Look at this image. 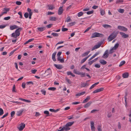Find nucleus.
<instances>
[{
	"label": "nucleus",
	"mask_w": 131,
	"mask_h": 131,
	"mask_svg": "<svg viewBox=\"0 0 131 131\" xmlns=\"http://www.w3.org/2000/svg\"><path fill=\"white\" fill-rule=\"evenodd\" d=\"M104 36V35L102 34L95 32L92 34L91 38H93L96 37H103Z\"/></svg>",
	"instance_id": "obj_1"
},
{
	"label": "nucleus",
	"mask_w": 131,
	"mask_h": 131,
	"mask_svg": "<svg viewBox=\"0 0 131 131\" xmlns=\"http://www.w3.org/2000/svg\"><path fill=\"white\" fill-rule=\"evenodd\" d=\"M74 123V121L70 122L67 123L65 126H64L65 127V128H67V131H68L70 129V128L69 127V126H72Z\"/></svg>",
	"instance_id": "obj_2"
},
{
	"label": "nucleus",
	"mask_w": 131,
	"mask_h": 131,
	"mask_svg": "<svg viewBox=\"0 0 131 131\" xmlns=\"http://www.w3.org/2000/svg\"><path fill=\"white\" fill-rule=\"evenodd\" d=\"M25 124L24 123H21L17 127V128L19 131H21L23 130L25 127Z\"/></svg>",
	"instance_id": "obj_3"
},
{
	"label": "nucleus",
	"mask_w": 131,
	"mask_h": 131,
	"mask_svg": "<svg viewBox=\"0 0 131 131\" xmlns=\"http://www.w3.org/2000/svg\"><path fill=\"white\" fill-rule=\"evenodd\" d=\"M109 54L108 50H107L105 52L102 57L104 59H106L108 57Z\"/></svg>",
	"instance_id": "obj_4"
},
{
	"label": "nucleus",
	"mask_w": 131,
	"mask_h": 131,
	"mask_svg": "<svg viewBox=\"0 0 131 131\" xmlns=\"http://www.w3.org/2000/svg\"><path fill=\"white\" fill-rule=\"evenodd\" d=\"M22 28H19L17 29L15 31V33L17 36H19L20 35V32L22 30Z\"/></svg>",
	"instance_id": "obj_5"
},
{
	"label": "nucleus",
	"mask_w": 131,
	"mask_h": 131,
	"mask_svg": "<svg viewBox=\"0 0 131 131\" xmlns=\"http://www.w3.org/2000/svg\"><path fill=\"white\" fill-rule=\"evenodd\" d=\"M102 44V43H98V44L97 45H95L92 48L91 50L92 51H93L96 49H97L99 48L100 47Z\"/></svg>",
	"instance_id": "obj_6"
},
{
	"label": "nucleus",
	"mask_w": 131,
	"mask_h": 131,
	"mask_svg": "<svg viewBox=\"0 0 131 131\" xmlns=\"http://www.w3.org/2000/svg\"><path fill=\"white\" fill-rule=\"evenodd\" d=\"M63 6H61L60 7L58 11V14L59 15H61L63 13Z\"/></svg>",
	"instance_id": "obj_7"
},
{
	"label": "nucleus",
	"mask_w": 131,
	"mask_h": 131,
	"mask_svg": "<svg viewBox=\"0 0 131 131\" xmlns=\"http://www.w3.org/2000/svg\"><path fill=\"white\" fill-rule=\"evenodd\" d=\"M104 88H101L99 89H97L95 90L93 92V93H96L100 92L101 91H103L104 90Z\"/></svg>",
	"instance_id": "obj_8"
},
{
	"label": "nucleus",
	"mask_w": 131,
	"mask_h": 131,
	"mask_svg": "<svg viewBox=\"0 0 131 131\" xmlns=\"http://www.w3.org/2000/svg\"><path fill=\"white\" fill-rule=\"evenodd\" d=\"M9 9L8 8H4L3 9V10L5 11L4 12H2L0 15V17H1L2 16L3 14H6L7 12H8L9 11Z\"/></svg>",
	"instance_id": "obj_9"
},
{
	"label": "nucleus",
	"mask_w": 131,
	"mask_h": 131,
	"mask_svg": "<svg viewBox=\"0 0 131 131\" xmlns=\"http://www.w3.org/2000/svg\"><path fill=\"white\" fill-rule=\"evenodd\" d=\"M119 33L120 35H122V37L124 38H127L129 37V36L128 35L126 34L124 32H120Z\"/></svg>",
	"instance_id": "obj_10"
},
{
	"label": "nucleus",
	"mask_w": 131,
	"mask_h": 131,
	"mask_svg": "<svg viewBox=\"0 0 131 131\" xmlns=\"http://www.w3.org/2000/svg\"><path fill=\"white\" fill-rule=\"evenodd\" d=\"M54 66L58 69H60L63 68V67L62 65L60 64H54Z\"/></svg>",
	"instance_id": "obj_11"
},
{
	"label": "nucleus",
	"mask_w": 131,
	"mask_h": 131,
	"mask_svg": "<svg viewBox=\"0 0 131 131\" xmlns=\"http://www.w3.org/2000/svg\"><path fill=\"white\" fill-rule=\"evenodd\" d=\"M122 77L123 78H126L128 77L129 76V73L128 72H125L122 74Z\"/></svg>",
	"instance_id": "obj_12"
},
{
	"label": "nucleus",
	"mask_w": 131,
	"mask_h": 131,
	"mask_svg": "<svg viewBox=\"0 0 131 131\" xmlns=\"http://www.w3.org/2000/svg\"><path fill=\"white\" fill-rule=\"evenodd\" d=\"M114 34V32H113L108 37V39H109L108 41H110L114 39V38L112 36Z\"/></svg>",
	"instance_id": "obj_13"
},
{
	"label": "nucleus",
	"mask_w": 131,
	"mask_h": 131,
	"mask_svg": "<svg viewBox=\"0 0 131 131\" xmlns=\"http://www.w3.org/2000/svg\"><path fill=\"white\" fill-rule=\"evenodd\" d=\"M92 102L90 101L86 103L84 106V107L85 108H87L91 104H92Z\"/></svg>",
	"instance_id": "obj_14"
},
{
	"label": "nucleus",
	"mask_w": 131,
	"mask_h": 131,
	"mask_svg": "<svg viewBox=\"0 0 131 131\" xmlns=\"http://www.w3.org/2000/svg\"><path fill=\"white\" fill-rule=\"evenodd\" d=\"M56 52H54L52 54V59L53 61H56V59L55 58V56L56 54Z\"/></svg>",
	"instance_id": "obj_15"
},
{
	"label": "nucleus",
	"mask_w": 131,
	"mask_h": 131,
	"mask_svg": "<svg viewBox=\"0 0 131 131\" xmlns=\"http://www.w3.org/2000/svg\"><path fill=\"white\" fill-rule=\"evenodd\" d=\"M57 19V18L56 17H50L49 18V20L50 21H55Z\"/></svg>",
	"instance_id": "obj_16"
},
{
	"label": "nucleus",
	"mask_w": 131,
	"mask_h": 131,
	"mask_svg": "<svg viewBox=\"0 0 131 131\" xmlns=\"http://www.w3.org/2000/svg\"><path fill=\"white\" fill-rule=\"evenodd\" d=\"M98 58V57H97V58L94 59L92 61H89L88 62L89 64L90 65H91L94 62L96 61L97 60Z\"/></svg>",
	"instance_id": "obj_17"
},
{
	"label": "nucleus",
	"mask_w": 131,
	"mask_h": 131,
	"mask_svg": "<svg viewBox=\"0 0 131 131\" xmlns=\"http://www.w3.org/2000/svg\"><path fill=\"white\" fill-rule=\"evenodd\" d=\"M46 29V28L45 27L37 28L38 30L40 31H43V30H45Z\"/></svg>",
	"instance_id": "obj_18"
},
{
	"label": "nucleus",
	"mask_w": 131,
	"mask_h": 131,
	"mask_svg": "<svg viewBox=\"0 0 131 131\" xmlns=\"http://www.w3.org/2000/svg\"><path fill=\"white\" fill-rule=\"evenodd\" d=\"M10 30H13L14 29L18 28V27L17 26L14 25L12 26H10Z\"/></svg>",
	"instance_id": "obj_19"
},
{
	"label": "nucleus",
	"mask_w": 131,
	"mask_h": 131,
	"mask_svg": "<svg viewBox=\"0 0 131 131\" xmlns=\"http://www.w3.org/2000/svg\"><path fill=\"white\" fill-rule=\"evenodd\" d=\"M90 99V96H88L87 97L83 100L82 103H85L87 102Z\"/></svg>",
	"instance_id": "obj_20"
},
{
	"label": "nucleus",
	"mask_w": 131,
	"mask_h": 131,
	"mask_svg": "<svg viewBox=\"0 0 131 131\" xmlns=\"http://www.w3.org/2000/svg\"><path fill=\"white\" fill-rule=\"evenodd\" d=\"M23 111V110H20L19 111H17V115L19 116L21 115H22V114Z\"/></svg>",
	"instance_id": "obj_21"
},
{
	"label": "nucleus",
	"mask_w": 131,
	"mask_h": 131,
	"mask_svg": "<svg viewBox=\"0 0 131 131\" xmlns=\"http://www.w3.org/2000/svg\"><path fill=\"white\" fill-rule=\"evenodd\" d=\"M102 64L105 65L107 63V62L104 60H100L99 61Z\"/></svg>",
	"instance_id": "obj_22"
},
{
	"label": "nucleus",
	"mask_w": 131,
	"mask_h": 131,
	"mask_svg": "<svg viewBox=\"0 0 131 131\" xmlns=\"http://www.w3.org/2000/svg\"><path fill=\"white\" fill-rule=\"evenodd\" d=\"M85 93V91L82 92L81 93H78L77 94H76L75 96H80L81 95H83Z\"/></svg>",
	"instance_id": "obj_23"
},
{
	"label": "nucleus",
	"mask_w": 131,
	"mask_h": 131,
	"mask_svg": "<svg viewBox=\"0 0 131 131\" xmlns=\"http://www.w3.org/2000/svg\"><path fill=\"white\" fill-rule=\"evenodd\" d=\"M102 26L105 28H111V26L110 25L107 24L103 25Z\"/></svg>",
	"instance_id": "obj_24"
},
{
	"label": "nucleus",
	"mask_w": 131,
	"mask_h": 131,
	"mask_svg": "<svg viewBox=\"0 0 131 131\" xmlns=\"http://www.w3.org/2000/svg\"><path fill=\"white\" fill-rule=\"evenodd\" d=\"M99 82H97L96 83H95L94 84H93L91 86L90 88L89 89L90 90H91L96 85H97V84H99Z\"/></svg>",
	"instance_id": "obj_25"
},
{
	"label": "nucleus",
	"mask_w": 131,
	"mask_h": 131,
	"mask_svg": "<svg viewBox=\"0 0 131 131\" xmlns=\"http://www.w3.org/2000/svg\"><path fill=\"white\" fill-rule=\"evenodd\" d=\"M58 61H59L61 63H63L64 62V58H62L61 59L57 58Z\"/></svg>",
	"instance_id": "obj_26"
},
{
	"label": "nucleus",
	"mask_w": 131,
	"mask_h": 131,
	"mask_svg": "<svg viewBox=\"0 0 131 131\" xmlns=\"http://www.w3.org/2000/svg\"><path fill=\"white\" fill-rule=\"evenodd\" d=\"M119 44L118 43H117L113 47L115 50H116L118 47Z\"/></svg>",
	"instance_id": "obj_27"
},
{
	"label": "nucleus",
	"mask_w": 131,
	"mask_h": 131,
	"mask_svg": "<svg viewBox=\"0 0 131 131\" xmlns=\"http://www.w3.org/2000/svg\"><path fill=\"white\" fill-rule=\"evenodd\" d=\"M90 52V51H87V52H85L82 55V57H84L85 56H87Z\"/></svg>",
	"instance_id": "obj_28"
},
{
	"label": "nucleus",
	"mask_w": 131,
	"mask_h": 131,
	"mask_svg": "<svg viewBox=\"0 0 131 131\" xmlns=\"http://www.w3.org/2000/svg\"><path fill=\"white\" fill-rule=\"evenodd\" d=\"M48 7H49V9L52 10L55 8L53 5H48Z\"/></svg>",
	"instance_id": "obj_29"
},
{
	"label": "nucleus",
	"mask_w": 131,
	"mask_h": 131,
	"mask_svg": "<svg viewBox=\"0 0 131 131\" xmlns=\"http://www.w3.org/2000/svg\"><path fill=\"white\" fill-rule=\"evenodd\" d=\"M101 14L102 15H104L105 13L104 10H102L101 9H100Z\"/></svg>",
	"instance_id": "obj_30"
},
{
	"label": "nucleus",
	"mask_w": 131,
	"mask_h": 131,
	"mask_svg": "<svg viewBox=\"0 0 131 131\" xmlns=\"http://www.w3.org/2000/svg\"><path fill=\"white\" fill-rule=\"evenodd\" d=\"M124 0H117L116 2V4H120L123 3Z\"/></svg>",
	"instance_id": "obj_31"
},
{
	"label": "nucleus",
	"mask_w": 131,
	"mask_h": 131,
	"mask_svg": "<svg viewBox=\"0 0 131 131\" xmlns=\"http://www.w3.org/2000/svg\"><path fill=\"white\" fill-rule=\"evenodd\" d=\"M18 36H17L16 34H15V32L13 33L12 34V37H14L15 38H17Z\"/></svg>",
	"instance_id": "obj_32"
},
{
	"label": "nucleus",
	"mask_w": 131,
	"mask_h": 131,
	"mask_svg": "<svg viewBox=\"0 0 131 131\" xmlns=\"http://www.w3.org/2000/svg\"><path fill=\"white\" fill-rule=\"evenodd\" d=\"M125 63V61H123L121 62L119 65V66L120 67L122 66Z\"/></svg>",
	"instance_id": "obj_33"
},
{
	"label": "nucleus",
	"mask_w": 131,
	"mask_h": 131,
	"mask_svg": "<svg viewBox=\"0 0 131 131\" xmlns=\"http://www.w3.org/2000/svg\"><path fill=\"white\" fill-rule=\"evenodd\" d=\"M71 21V19L70 16H68L67 17V19L65 21V22H68Z\"/></svg>",
	"instance_id": "obj_34"
},
{
	"label": "nucleus",
	"mask_w": 131,
	"mask_h": 131,
	"mask_svg": "<svg viewBox=\"0 0 131 131\" xmlns=\"http://www.w3.org/2000/svg\"><path fill=\"white\" fill-rule=\"evenodd\" d=\"M75 23H76L75 22L69 23L68 24V26H72L73 25H74Z\"/></svg>",
	"instance_id": "obj_35"
},
{
	"label": "nucleus",
	"mask_w": 131,
	"mask_h": 131,
	"mask_svg": "<svg viewBox=\"0 0 131 131\" xmlns=\"http://www.w3.org/2000/svg\"><path fill=\"white\" fill-rule=\"evenodd\" d=\"M114 32V34L112 36H113V37L115 38L116 37L117 35L118 34V32H116L115 33V32Z\"/></svg>",
	"instance_id": "obj_36"
},
{
	"label": "nucleus",
	"mask_w": 131,
	"mask_h": 131,
	"mask_svg": "<svg viewBox=\"0 0 131 131\" xmlns=\"http://www.w3.org/2000/svg\"><path fill=\"white\" fill-rule=\"evenodd\" d=\"M48 89L49 90L52 91H54L56 89V88L55 87H50L48 88Z\"/></svg>",
	"instance_id": "obj_37"
},
{
	"label": "nucleus",
	"mask_w": 131,
	"mask_h": 131,
	"mask_svg": "<svg viewBox=\"0 0 131 131\" xmlns=\"http://www.w3.org/2000/svg\"><path fill=\"white\" fill-rule=\"evenodd\" d=\"M88 58V57H86L84 58L81 61V64H82L84 63V62H85L86 60H87V59Z\"/></svg>",
	"instance_id": "obj_38"
},
{
	"label": "nucleus",
	"mask_w": 131,
	"mask_h": 131,
	"mask_svg": "<svg viewBox=\"0 0 131 131\" xmlns=\"http://www.w3.org/2000/svg\"><path fill=\"white\" fill-rule=\"evenodd\" d=\"M124 10L123 9L120 8L118 10V12L121 13H124Z\"/></svg>",
	"instance_id": "obj_39"
},
{
	"label": "nucleus",
	"mask_w": 131,
	"mask_h": 131,
	"mask_svg": "<svg viewBox=\"0 0 131 131\" xmlns=\"http://www.w3.org/2000/svg\"><path fill=\"white\" fill-rule=\"evenodd\" d=\"M67 128H66V129L65 127L63 126V128H61V129L58 130L57 131H63L64 130L67 131Z\"/></svg>",
	"instance_id": "obj_40"
},
{
	"label": "nucleus",
	"mask_w": 131,
	"mask_h": 131,
	"mask_svg": "<svg viewBox=\"0 0 131 131\" xmlns=\"http://www.w3.org/2000/svg\"><path fill=\"white\" fill-rule=\"evenodd\" d=\"M83 14V13L82 12H80L78 13V17H80L82 16Z\"/></svg>",
	"instance_id": "obj_41"
},
{
	"label": "nucleus",
	"mask_w": 131,
	"mask_h": 131,
	"mask_svg": "<svg viewBox=\"0 0 131 131\" xmlns=\"http://www.w3.org/2000/svg\"><path fill=\"white\" fill-rule=\"evenodd\" d=\"M4 113L3 110L1 108H0V115H1Z\"/></svg>",
	"instance_id": "obj_42"
},
{
	"label": "nucleus",
	"mask_w": 131,
	"mask_h": 131,
	"mask_svg": "<svg viewBox=\"0 0 131 131\" xmlns=\"http://www.w3.org/2000/svg\"><path fill=\"white\" fill-rule=\"evenodd\" d=\"M114 50H115V49H113V48L112 49H111L110 50V51H109V54H111V53H113V52H114Z\"/></svg>",
	"instance_id": "obj_43"
},
{
	"label": "nucleus",
	"mask_w": 131,
	"mask_h": 131,
	"mask_svg": "<svg viewBox=\"0 0 131 131\" xmlns=\"http://www.w3.org/2000/svg\"><path fill=\"white\" fill-rule=\"evenodd\" d=\"M44 113L45 114L47 115L46 116H48L49 115V112L47 111H45L44 112Z\"/></svg>",
	"instance_id": "obj_44"
},
{
	"label": "nucleus",
	"mask_w": 131,
	"mask_h": 131,
	"mask_svg": "<svg viewBox=\"0 0 131 131\" xmlns=\"http://www.w3.org/2000/svg\"><path fill=\"white\" fill-rule=\"evenodd\" d=\"M93 10H92L91 11H88L87 12V14L88 15H90L91 14L93 13Z\"/></svg>",
	"instance_id": "obj_45"
},
{
	"label": "nucleus",
	"mask_w": 131,
	"mask_h": 131,
	"mask_svg": "<svg viewBox=\"0 0 131 131\" xmlns=\"http://www.w3.org/2000/svg\"><path fill=\"white\" fill-rule=\"evenodd\" d=\"M66 80L67 81V82L69 84H71V81L68 79L67 78H66Z\"/></svg>",
	"instance_id": "obj_46"
},
{
	"label": "nucleus",
	"mask_w": 131,
	"mask_h": 131,
	"mask_svg": "<svg viewBox=\"0 0 131 131\" xmlns=\"http://www.w3.org/2000/svg\"><path fill=\"white\" fill-rule=\"evenodd\" d=\"M28 13L26 12L24 14V17L26 18H27L28 17Z\"/></svg>",
	"instance_id": "obj_47"
},
{
	"label": "nucleus",
	"mask_w": 131,
	"mask_h": 131,
	"mask_svg": "<svg viewBox=\"0 0 131 131\" xmlns=\"http://www.w3.org/2000/svg\"><path fill=\"white\" fill-rule=\"evenodd\" d=\"M51 35H52L54 37H57L58 36V34L55 33H52L51 34Z\"/></svg>",
	"instance_id": "obj_48"
},
{
	"label": "nucleus",
	"mask_w": 131,
	"mask_h": 131,
	"mask_svg": "<svg viewBox=\"0 0 131 131\" xmlns=\"http://www.w3.org/2000/svg\"><path fill=\"white\" fill-rule=\"evenodd\" d=\"M99 54V52H96L92 56L94 58L95 57L98 55Z\"/></svg>",
	"instance_id": "obj_49"
},
{
	"label": "nucleus",
	"mask_w": 131,
	"mask_h": 131,
	"mask_svg": "<svg viewBox=\"0 0 131 131\" xmlns=\"http://www.w3.org/2000/svg\"><path fill=\"white\" fill-rule=\"evenodd\" d=\"M41 91L42 93V94H43L44 95H46V91L45 90H41Z\"/></svg>",
	"instance_id": "obj_50"
},
{
	"label": "nucleus",
	"mask_w": 131,
	"mask_h": 131,
	"mask_svg": "<svg viewBox=\"0 0 131 131\" xmlns=\"http://www.w3.org/2000/svg\"><path fill=\"white\" fill-rule=\"evenodd\" d=\"M81 77H83L85 76V73H83V72H82L80 74Z\"/></svg>",
	"instance_id": "obj_51"
},
{
	"label": "nucleus",
	"mask_w": 131,
	"mask_h": 131,
	"mask_svg": "<svg viewBox=\"0 0 131 131\" xmlns=\"http://www.w3.org/2000/svg\"><path fill=\"white\" fill-rule=\"evenodd\" d=\"M86 86V84L84 83H82L81 84V87H84Z\"/></svg>",
	"instance_id": "obj_52"
},
{
	"label": "nucleus",
	"mask_w": 131,
	"mask_h": 131,
	"mask_svg": "<svg viewBox=\"0 0 131 131\" xmlns=\"http://www.w3.org/2000/svg\"><path fill=\"white\" fill-rule=\"evenodd\" d=\"M15 112L14 111H13L11 113V116L12 117H13L14 115Z\"/></svg>",
	"instance_id": "obj_53"
},
{
	"label": "nucleus",
	"mask_w": 131,
	"mask_h": 131,
	"mask_svg": "<svg viewBox=\"0 0 131 131\" xmlns=\"http://www.w3.org/2000/svg\"><path fill=\"white\" fill-rule=\"evenodd\" d=\"M98 110H92L91 112V113H95L96 112H97L98 111Z\"/></svg>",
	"instance_id": "obj_54"
},
{
	"label": "nucleus",
	"mask_w": 131,
	"mask_h": 131,
	"mask_svg": "<svg viewBox=\"0 0 131 131\" xmlns=\"http://www.w3.org/2000/svg\"><path fill=\"white\" fill-rule=\"evenodd\" d=\"M122 30L123 31H126L127 30V29L126 28L123 26Z\"/></svg>",
	"instance_id": "obj_55"
},
{
	"label": "nucleus",
	"mask_w": 131,
	"mask_h": 131,
	"mask_svg": "<svg viewBox=\"0 0 131 131\" xmlns=\"http://www.w3.org/2000/svg\"><path fill=\"white\" fill-rule=\"evenodd\" d=\"M101 126L99 125L97 126V129L98 131H102V129L101 128Z\"/></svg>",
	"instance_id": "obj_56"
},
{
	"label": "nucleus",
	"mask_w": 131,
	"mask_h": 131,
	"mask_svg": "<svg viewBox=\"0 0 131 131\" xmlns=\"http://www.w3.org/2000/svg\"><path fill=\"white\" fill-rule=\"evenodd\" d=\"M33 13L32 12H30L29 13V18L30 19H31V16L32 14Z\"/></svg>",
	"instance_id": "obj_57"
},
{
	"label": "nucleus",
	"mask_w": 131,
	"mask_h": 131,
	"mask_svg": "<svg viewBox=\"0 0 131 131\" xmlns=\"http://www.w3.org/2000/svg\"><path fill=\"white\" fill-rule=\"evenodd\" d=\"M16 4L18 5H20L21 4V2L20 1H16Z\"/></svg>",
	"instance_id": "obj_58"
},
{
	"label": "nucleus",
	"mask_w": 131,
	"mask_h": 131,
	"mask_svg": "<svg viewBox=\"0 0 131 131\" xmlns=\"http://www.w3.org/2000/svg\"><path fill=\"white\" fill-rule=\"evenodd\" d=\"M10 16H8L5 17L4 18V19L5 20H8L10 19Z\"/></svg>",
	"instance_id": "obj_59"
},
{
	"label": "nucleus",
	"mask_w": 131,
	"mask_h": 131,
	"mask_svg": "<svg viewBox=\"0 0 131 131\" xmlns=\"http://www.w3.org/2000/svg\"><path fill=\"white\" fill-rule=\"evenodd\" d=\"M68 30V29L66 28H62V31H65Z\"/></svg>",
	"instance_id": "obj_60"
},
{
	"label": "nucleus",
	"mask_w": 131,
	"mask_h": 131,
	"mask_svg": "<svg viewBox=\"0 0 131 131\" xmlns=\"http://www.w3.org/2000/svg\"><path fill=\"white\" fill-rule=\"evenodd\" d=\"M94 66L95 67L97 68H100V65H99V64H95L94 65Z\"/></svg>",
	"instance_id": "obj_61"
},
{
	"label": "nucleus",
	"mask_w": 131,
	"mask_h": 131,
	"mask_svg": "<svg viewBox=\"0 0 131 131\" xmlns=\"http://www.w3.org/2000/svg\"><path fill=\"white\" fill-rule=\"evenodd\" d=\"M80 103V102H73L72 104L73 105H76L79 104Z\"/></svg>",
	"instance_id": "obj_62"
},
{
	"label": "nucleus",
	"mask_w": 131,
	"mask_h": 131,
	"mask_svg": "<svg viewBox=\"0 0 131 131\" xmlns=\"http://www.w3.org/2000/svg\"><path fill=\"white\" fill-rule=\"evenodd\" d=\"M53 25L52 24H50L48 25H47L46 26V27H47L48 28H50Z\"/></svg>",
	"instance_id": "obj_63"
},
{
	"label": "nucleus",
	"mask_w": 131,
	"mask_h": 131,
	"mask_svg": "<svg viewBox=\"0 0 131 131\" xmlns=\"http://www.w3.org/2000/svg\"><path fill=\"white\" fill-rule=\"evenodd\" d=\"M91 130L92 131H95V127L94 126H91Z\"/></svg>",
	"instance_id": "obj_64"
}]
</instances>
